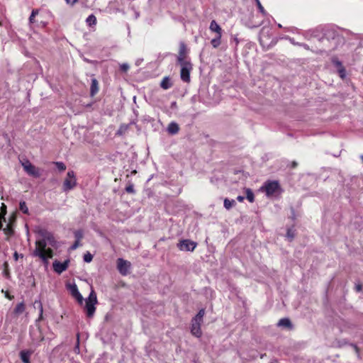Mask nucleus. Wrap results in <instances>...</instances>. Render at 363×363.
Here are the masks:
<instances>
[{
	"instance_id": "nucleus-1",
	"label": "nucleus",
	"mask_w": 363,
	"mask_h": 363,
	"mask_svg": "<svg viewBox=\"0 0 363 363\" xmlns=\"http://www.w3.org/2000/svg\"><path fill=\"white\" fill-rule=\"evenodd\" d=\"M42 239L36 240L35 249L33 255L40 257L43 261H47L53 257V251L51 248H46L47 245L54 247L56 240L53 235L48 231L42 232Z\"/></svg>"
},
{
	"instance_id": "nucleus-2",
	"label": "nucleus",
	"mask_w": 363,
	"mask_h": 363,
	"mask_svg": "<svg viewBox=\"0 0 363 363\" xmlns=\"http://www.w3.org/2000/svg\"><path fill=\"white\" fill-rule=\"evenodd\" d=\"M204 315L205 309L201 308L199 310L196 316L194 317L191 320V333L196 337H200L202 335L201 326L203 323Z\"/></svg>"
},
{
	"instance_id": "nucleus-3",
	"label": "nucleus",
	"mask_w": 363,
	"mask_h": 363,
	"mask_svg": "<svg viewBox=\"0 0 363 363\" xmlns=\"http://www.w3.org/2000/svg\"><path fill=\"white\" fill-rule=\"evenodd\" d=\"M85 311L86 316L92 318L96 311V305L98 303L96 294L94 289H91L89 297L85 300Z\"/></svg>"
},
{
	"instance_id": "nucleus-4",
	"label": "nucleus",
	"mask_w": 363,
	"mask_h": 363,
	"mask_svg": "<svg viewBox=\"0 0 363 363\" xmlns=\"http://www.w3.org/2000/svg\"><path fill=\"white\" fill-rule=\"evenodd\" d=\"M261 189L265 192L267 196H270L280 191L281 186L278 181H267Z\"/></svg>"
},
{
	"instance_id": "nucleus-5",
	"label": "nucleus",
	"mask_w": 363,
	"mask_h": 363,
	"mask_svg": "<svg viewBox=\"0 0 363 363\" xmlns=\"http://www.w3.org/2000/svg\"><path fill=\"white\" fill-rule=\"evenodd\" d=\"M181 66L180 77L184 82H190V72L193 69L192 64L189 62L179 63Z\"/></svg>"
},
{
	"instance_id": "nucleus-6",
	"label": "nucleus",
	"mask_w": 363,
	"mask_h": 363,
	"mask_svg": "<svg viewBox=\"0 0 363 363\" xmlns=\"http://www.w3.org/2000/svg\"><path fill=\"white\" fill-rule=\"evenodd\" d=\"M77 185V179L75 177L74 172L73 171H69L63 182V190L67 191L72 189Z\"/></svg>"
},
{
	"instance_id": "nucleus-7",
	"label": "nucleus",
	"mask_w": 363,
	"mask_h": 363,
	"mask_svg": "<svg viewBox=\"0 0 363 363\" xmlns=\"http://www.w3.org/2000/svg\"><path fill=\"white\" fill-rule=\"evenodd\" d=\"M22 166L23 167V169L25 172L35 178H38L40 176V170L38 168L35 167L33 164H31V162L26 160L23 162H22Z\"/></svg>"
},
{
	"instance_id": "nucleus-8",
	"label": "nucleus",
	"mask_w": 363,
	"mask_h": 363,
	"mask_svg": "<svg viewBox=\"0 0 363 363\" xmlns=\"http://www.w3.org/2000/svg\"><path fill=\"white\" fill-rule=\"evenodd\" d=\"M197 246V243L194 241L186 239L182 240L177 243L178 248L182 251L193 252Z\"/></svg>"
},
{
	"instance_id": "nucleus-9",
	"label": "nucleus",
	"mask_w": 363,
	"mask_h": 363,
	"mask_svg": "<svg viewBox=\"0 0 363 363\" xmlns=\"http://www.w3.org/2000/svg\"><path fill=\"white\" fill-rule=\"evenodd\" d=\"M69 264V259H66L63 262L55 260L52 263L53 270L58 274H60L67 269Z\"/></svg>"
},
{
	"instance_id": "nucleus-10",
	"label": "nucleus",
	"mask_w": 363,
	"mask_h": 363,
	"mask_svg": "<svg viewBox=\"0 0 363 363\" xmlns=\"http://www.w3.org/2000/svg\"><path fill=\"white\" fill-rule=\"evenodd\" d=\"M130 267V262L125 260L122 258H118L117 259V269L119 272L123 275H126L128 274V270Z\"/></svg>"
},
{
	"instance_id": "nucleus-11",
	"label": "nucleus",
	"mask_w": 363,
	"mask_h": 363,
	"mask_svg": "<svg viewBox=\"0 0 363 363\" xmlns=\"http://www.w3.org/2000/svg\"><path fill=\"white\" fill-rule=\"evenodd\" d=\"M187 52L186 46L184 43H181L179 45V55L177 57V62H189L186 60V55Z\"/></svg>"
},
{
	"instance_id": "nucleus-12",
	"label": "nucleus",
	"mask_w": 363,
	"mask_h": 363,
	"mask_svg": "<svg viewBox=\"0 0 363 363\" xmlns=\"http://www.w3.org/2000/svg\"><path fill=\"white\" fill-rule=\"evenodd\" d=\"M70 291L72 296L76 298L79 304L82 305L83 303L84 298L79 293L77 286L75 284L70 286Z\"/></svg>"
},
{
	"instance_id": "nucleus-13",
	"label": "nucleus",
	"mask_w": 363,
	"mask_h": 363,
	"mask_svg": "<svg viewBox=\"0 0 363 363\" xmlns=\"http://www.w3.org/2000/svg\"><path fill=\"white\" fill-rule=\"evenodd\" d=\"M209 29L211 32L215 33L216 35L222 36L223 30L215 20L211 21Z\"/></svg>"
},
{
	"instance_id": "nucleus-14",
	"label": "nucleus",
	"mask_w": 363,
	"mask_h": 363,
	"mask_svg": "<svg viewBox=\"0 0 363 363\" xmlns=\"http://www.w3.org/2000/svg\"><path fill=\"white\" fill-rule=\"evenodd\" d=\"M277 325L279 327L286 328L289 330H291L293 328V325L291 320L287 318L280 319L277 323Z\"/></svg>"
},
{
	"instance_id": "nucleus-15",
	"label": "nucleus",
	"mask_w": 363,
	"mask_h": 363,
	"mask_svg": "<svg viewBox=\"0 0 363 363\" xmlns=\"http://www.w3.org/2000/svg\"><path fill=\"white\" fill-rule=\"evenodd\" d=\"M98 91H99L98 81L95 78H93L91 79V88H90L91 96H94V95H96L97 94Z\"/></svg>"
},
{
	"instance_id": "nucleus-16",
	"label": "nucleus",
	"mask_w": 363,
	"mask_h": 363,
	"mask_svg": "<svg viewBox=\"0 0 363 363\" xmlns=\"http://www.w3.org/2000/svg\"><path fill=\"white\" fill-rule=\"evenodd\" d=\"M179 125L177 123L174 122H172L169 124L167 127L168 133L170 135L177 134L179 131Z\"/></svg>"
},
{
	"instance_id": "nucleus-17",
	"label": "nucleus",
	"mask_w": 363,
	"mask_h": 363,
	"mask_svg": "<svg viewBox=\"0 0 363 363\" xmlns=\"http://www.w3.org/2000/svg\"><path fill=\"white\" fill-rule=\"evenodd\" d=\"M172 86V83L171 82V79L169 77H165L162 79L161 83H160V86L163 89H168L169 88H171Z\"/></svg>"
},
{
	"instance_id": "nucleus-18",
	"label": "nucleus",
	"mask_w": 363,
	"mask_h": 363,
	"mask_svg": "<svg viewBox=\"0 0 363 363\" xmlns=\"http://www.w3.org/2000/svg\"><path fill=\"white\" fill-rule=\"evenodd\" d=\"M32 352L30 351L23 350L20 352V357L23 363H30V357Z\"/></svg>"
},
{
	"instance_id": "nucleus-19",
	"label": "nucleus",
	"mask_w": 363,
	"mask_h": 363,
	"mask_svg": "<svg viewBox=\"0 0 363 363\" xmlns=\"http://www.w3.org/2000/svg\"><path fill=\"white\" fill-rule=\"evenodd\" d=\"M333 63L337 67H339V74H340V77L342 78V79H344L346 76V74H345V69L342 67V64L340 61L338 60H333Z\"/></svg>"
},
{
	"instance_id": "nucleus-20",
	"label": "nucleus",
	"mask_w": 363,
	"mask_h": 363,
	"mask_svg": "<svg viewBox=\"0 0 363 363\" xmlns=\"http://www.w3.org/2000/svg\"><path fill=\"white\" fill-rule=\"evenodd\" d=\"M245 192L246 194V199L250 202L253 203L255 201V195L252 189L249 188L245 189Z\"/></svg>"
},
{
	"instance_id": "nucleus-21",
	"label": "nucleus",
	"mask_w": 363,
	"mask_h": 363,
	"mask_svg": "<svg viewBox=\"0 0 363 363\" xmlns=\"http://www.w3.org/2000/svg\"><path fill=\"white\" fill-rule=\"evenodd\" d=\"M221 37L220 35H216L211 41V45L214 48H217L221 43Z\"/></svg>"
},
{
	"instance_id": "nucleus-22",
	"label": "nucleus",
	"mask_w": 363,
	"mask_h": 363,
	"mask_svg": "<svg viewBox=\"0 0 363 363\" xmlns=\"http://www.w3.org/2000/svg\"><path fill=\"white\" fill-rule=\"evenodd\" d=\"M223 205L227 210H230L233 206L235 205V201L234 200H230L226 198L224 199Z\"/></svg>"
},
{
	"instance_id": "nucleus-23",
	"label": "nucleus",
	"mask_w": 363,
	"mask_h": 363,
	"mask_svg": "<svg viewBox=\"0 0 363 363\" xmlns=\"http://www.w3.org/2000/svg\"><path fill=\"white\" fill-rule=\"evenodd\" d=\"M4 233L8 236H12L14 233V230L11 223H9L7 226L4 229Z\"/></svg>"
},
{
	"instance_id": "nucleus-24",
	"label": "nucleus",
	"mask_w": 363,
	"mask_h": 363,
	"mask_svg": "<svg viewBox=\"0 0 363 363\" xmlns=\"http://www.w3.org/2000/svg\"><path fill=\"white\" fill-rule=\"evenodd\" d=\"M86 22L89 26H94L96 23V18L93 14H91L87 17Z\"/></svg>"
},
{
	"instance_id": "nucleus-25",
	"label": "nucleus",
	"mask_w": 363,
	"mask_h": 363,
	"mask_svg": "<svg viewBox=\"0 0 363 363\" xmlns=\"http://www.w3.org/2000/svg\"><path fill=\"white\" fill-rule=\"evenodd\" d=\"M25 310V305L23 303H20L16 305V308H15V313H21L24 311Z\"/></svg>"
},
{
	"instance_id": "nucleus-26",
	"label": "nucleus",
	"mask_w": 363,
	"mask_h": 363,
	"mask_svg": "<svg viewBox=\"0 0 363 363\" xmlns=\"http://www.w3.org/2000/svg\"><path fill=\"white\" fill-rule=\"evenodd\" d=\"M3 265H4V272H3L4 276L6 278H9L10 272H9V264H8V262H5Z\"/></svg>"
},
{
	"instance_id": "nucleus-27",
	"label": "nucleus",
	"mask_w": 363,
	"mask_h": 363,
	"mask_svg": "<svg viewBox=\"0 0 363 363\" xmlns=\"http://www.w3.org/2000/svg\"><path fill=\"white\" fill-rule=\"evenodd\" d=\"M19 208H20V210L23 213H26V214H28V208L26 206V203L25 201H21L20 202V205H19Z\"/></svg>"
},
{
	"instance_id": "nucleus-28",
	"label": "nucleus",
	"mask_w": 363,
	"mask_h": 363,
	"mask_svg": "<svg viewBox=\"0 0 363 363\" xmlns=\"http://www.w3.org/2000/svg\"><path fill=\"white\" fill-rule=\"evenodd\" d=\"M6 214V206L4 203H2L1 206V213H0L1 220L4 219L5 220L4 216Z\"/></svg>"
},
{
	"instance_id": "nucleus-29",
	"label": "nucleus",
	"mask_w": 363,
	"mask_h": 363,
	"mask_svg": "<svg viewBox=\"0 0 363 363\" xmlns=\"http://www.w3.org/2000/svg\"><path fill=\"white\" fill-rule=\"evenodd\" d=\"M93 259V255L89 252H87L86 253L84 254V261L85 262H91Z\"/></svg>"
},
{
	"instance_id": "nucleus-30",
	"label": "nucleus",
	"mask_w": 363,
	"mask_h": 363,
	"mask_svg": "<svg viewBox=\"0 0 363 363\" xmlns=\"http://www.w3.org/2000/svg\"><path fill=\"white\" fill-rule=\"evenodd\" d=\"M55 164L60 171H65L66 169V165L62 162H55Z\"/></svg>"
},
{
	"instance_id": "nucleus-31",
	"label": "nucleus",
	"mask_w": 363,
	"mask_h": 363,
	"mask_svg": "<svg viewBox=\"0 0 363 363\" xmlns=\"http://www.w3.org/2000/svg\"><path fill=\"white\" fill-rule=\"evenodd\" d=\"M286 237L291 241L295 237V232L292 229H288L286 232Z\"/></svg>"
},
{
	"instance_id": "nucleus-32",
	"label": "nucleus",
	"mask_w": 363,
	"mask_h": 363,
	"mask_svg": "<svg viewBox=\"0 0 363 363\" xmlns=\"http://www.w3.org/2000/svg\"><path fill=\"white\" fill-rule=\"evenodd\" d=\"M74 234L76 240H81L83 238V231L81 230L74 231Z\"/></svg>"
},
{
	"instance_id": "nucleus-33",
	"label": "nucleus",
	"mask_w": 363,
	"mask_h": 363,
	"mask_svg": "<svg viewBox=\"0 0 363 363\" xmlns=\"http://www.w3.org/2000/svg\"><path fill=\"white\" fill-rule=\"evenodd\" d=\"M255 1H256V2H257V7H258V9H259V11H260L263 15H264V16H265V15L267 14V13H266V11H265V10H264V7L262 6V4H261L260 1H259V0H255Z\"/></svg>"
},
{
	"instance_id": "nucleus-34",
	"label": "nucleus",
	"mask_w": 363,
	"mask_h": 363,
	"mask_svg": "<svg viewBox=\"0 0 363 363\" xmlns=\"http://www.w3.org/2000/svg\"><path fill=\"white\" fill-rule=\"evenodd\" d=\"M125 191H126L127 193L134 194L135 193V190H134L133 185L132 184H130L128 186H127L125 187Z\"/></svg>"
},
{
	"instance_id": "nucleus-35",
	"label": "nucleus",
	"mask_w": 363,
	"mask_h": 363,
	"mask_svg": "<svg viewBox=\"0 0 363 363\" xmlns=\"http://www.w3.org/2000/svg\"><path fill=\"white\" fill-rule=\"evenodd\" d=\"M39 307H40V315L37 320L40 321L42 320L43 318V308L41 302H38Z\"/></svg>"
},
{
	"instance_id": "nucleus-36",
	"label": "nucleus",
	"mask_w": 363,
	"mask_h": 363,
	"mask_svg": "<svg viewBox=\"0 0 363 363\" xmlns=\"http://www.w3.org/2000/svg\"><path fill=\"white\" fill-rule=\"evenodd\" d=\"M2 291V293H4V294L5 297H6V298H7L8 299H9V300H13V299L14 296H12V295H11V294L9 293V291H4V289H2V291Z\"/></svg>"
},
{
	"instance_id": "nucleus-37",
	"label": "nucleus",
	"mask_w": 363,
	"mask_h": 363,
	"mask_svg": "<svg viewBox=\"0 0 363 363\" xmlns=\"http://www.w3.org/2000/svg\"><path fill=\"white\" fill-rule=\"evenodd\" d=\"M121 67V69L122 71H123V72H127V71L128 70V69H129V67H129L128 64H127V63H123V64L121 65V67Z\"/></svg>"
},
{
	"instance_id": "nucleus-38",
	"label": "nucleus",
	"mask_w": 363,
	"mask_h": 363,
	"mask_svg": "<svg viewBox=\"0 0 363 363\" xmlns=\"http://www.w3.org/2000/svg\"><path fill=\"white\" fill-rule=\"evenodd\" d=\"M80 245V240H76L75 242L73 243V245L71 247L72 250L77 249Z\"/></svg>"
},
{
	"instance_id": "nucleus-39",
	"label": "nucleus",
	"mask_w": 363,
	"mask_h": 363,
	"mask_svg": "<svg viewBox=\"0 0 363 363\" xmlns=\"http://www.w3.org/2000/svg\"><path fill=\"white\" fill-rule=\"evenodd\" d=\"M320 41L324 45H326L328 43H329V39L328 38H326V37H323L322 38L320 39Z\"/></svg>"
},
{
	"instance_id": "nucleus-40",
	"label": "nucleus",
	"mask_w": 363,
	"mask_h": 363,
	"mask_svg": "<svg viewBox=\"0 0 363 363\" xmlns=\"http://www.w3.org/2000/svg\"><path fill=\"white\" fill-rule=\"evenodd\" d=\"M362 284L359 283L355 285V290L357 292H360L362 291Z\"/></svg>"
},
{
	"instance_id": "nucleus-41",
	"label": "nucleus",
	"mask_w": 363,
	"mask_h": 363,
	"mask_svg": "<svg viewBox=\"0 0 363 363\" xmlns=\"http://www.w3.org/2000/svg\"><path fill=\"white\" fill-rule=\"evenodd\" d=\"M298 166V163L296 161H293L291 164L290 167L292 169L296 168Z\"/></svg>"
},
{
	"instance_id": "nucleus-42",
	"label": "nucleus",
	"mask_w": 363,
	"mask_h": 363,
	"mask_svg": "<svg viewBox=\"0 0 363 363\" xmlns=\"http://www.w3.org/2000/svg\"><path fill=\"white\" fill-rule=\"evenodd\" d=\"M298 46L303 47V48H305L306 50H309V47L307 44H305V43L298 44Z\"/></svg>"
},
{
	"instance_id": "nucleus-43",
	"label": "nucleus",
	"mask_w": 363,
	"mask_h": 363,
	"mask_svg": "<svg viewBox=\"0 0 363 363\" xmlns=\"http://www.w3.org/2000/svg\"><path fill=\"white\" fill-rule=\"evenodd\" d=\"M38 13V10H33L30 15H32V17H34Z\"/></svg>"
},
{
	"instance_id": "nucleus-44",
	"label": "nucleus",
	"mask_w": 363,
	"mask_h": 363,
	"mask_svg": "<svg viewBox=\"0 0 363 363\" xmlns=\"http://www.w3.org/2000/svg\"><path fill=\"white\" fill-rule=\"evenodd\" d=\"M65 1L67 4H70L73 5L74 4H75L77 1V0H65Z\"/></svg>"
},
{
	"instance_id": "nucleus-45",
	"label": "nucleus",
	"mask_w": 363,
	"mask_h": 363,
	"mask_svg": "<svg viewBox=\"0 0 363 363\" xmlns=\"http://www.w3.org/2000/svg\"><path fill=\"white\" fill-rule=\"evenodd\" d=\"M18 257H19V255L18 253L16 251L14 253H13V258L16 261H17L18 259Z\"/></svg>"
},
{
	"instance_id": "nucleus-46",
	"label": "nucleus",
	"mask_w": 363,
	"mask_h": 363,
	"mask_svg": "<svg viewBox=\"0 0 363 363\" xmlns=\"http://www.w3.org/2000/svg\"><path fill=\"white\" fill-rule=\"evenodd\" d=\"M290 42H291L293 45H298V44H301V43L295 42V40H294L293 38H290Z\"/></svg>"
},
{
	"instance_id": "nucleus-47",
	"label": "nucleus",
	"mask_w": 363,
	"mask_h": 363,
	"mask_svg": "<svg viewBox=\"0 0 363 363\" xmlns=\"http://www.w3.org/2000/svg\"><path fill=\"white\" fill-rule=\"evenodd\" d=\"M245 198L244 196H238L237 197V200L239 201V202H242L244 201Z\"/></svg>"
},
{
	"instance_id": "nucleus-48",
	"label": "nucleus",
	"mask_w": 363,
	"mask_h": 363,
	"mask_svg": "<svg viewBox=\"0 0 363 363\" xmlns=\"http://www.w3.org/2000/svg\"><path fill=\"white\" fill-rule=\"evenodd\" d=\"M29 21L30 23H33L34 22V17H32V15L30 16Z\"/></svg>"
},
{
	"instance_id": "nucleus-49",
	"label": "nucleus",
	"mask_w": 363,
	"mask_h": 363,
	"mask_svg": "<svg viewBox=\"0 0 363 363\" xmlns=\"http://www.w3.org/2000/svg\"><path fill=\"white\" fill-rule=\"evenodd\" d=\"M335 38H337V39H339V38H340L339 35H334V36L333 37V40H335Z\"/></svg>"
},
{
	"instance_id": "nucleus-50",
	"label": "nucleus",
	"mask_w": 363,
	"mask_h": 363,
	"mask_svg": "<svg viewBox=\"0 0 363 363\" xmlns=\"http://www.w3.org/2000/svg\"><path fill=\"white\" fill-rule=\"evenodd\" d=\"M361 158H362V161H363V155L361 157Z\"/></svg>"
}]
</instances>
